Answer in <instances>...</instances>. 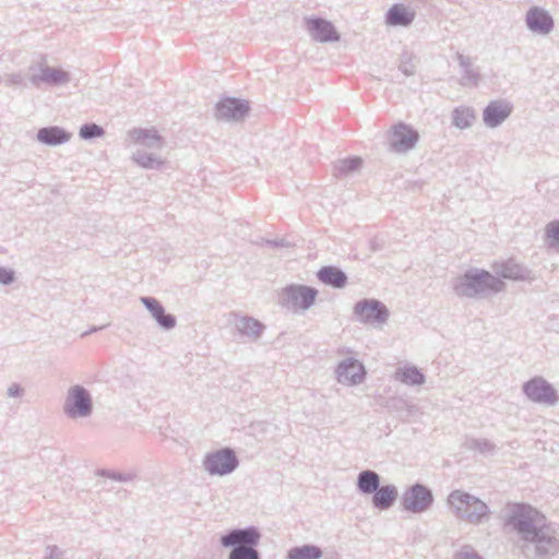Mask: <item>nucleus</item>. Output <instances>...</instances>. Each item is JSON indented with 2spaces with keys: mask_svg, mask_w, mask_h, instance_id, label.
Instances as JSON below:
<instances>
[{
  "mask_svg": "<svg viewBox=\"0 0 559 559\" xmlns=\"http://www.w3.org/2000/svg\"><path fill=\"white\" fill-rule=\"evenodd\" d=\"M432 502V495L429 489L423 485H415L405 492L403 504L405 509L421 512L426 510Z\"/></svg>",
  "mask_w": 559,
  "mask_h": 559,
  "instance_id": "423d86ee",
  "label": "nucleus"
},
{
  "mask_svg": "<svg viewBox=\"0 0 559 559\" xmlns=\"http://www.w3.org/2000/svg\"><path fill=\"white\" fill-rule=\"evenodd\" d=\"M308 27L311 36L320 41L337 40L338 35L331 23L321 20L312 19L308 21Z\"/></svg>",
  "mask_w": 559,
  "mask_h": 559,
  "instance_id": "ddd939ff",
  "label": "nucleus"
},
{
  "mask_svg": "<svg viewBox=\"0 0 559 559\" xmlns=\"http://www.w3.org/2000/svg\"><path fill=\"white\" fill-rule=\"evenodd\" d=\"M287 301L292 302L295 308L306 309L310 307L317 296V292L310 287L290 286L284 290Z\"/></svg>",
  "mask_w": 559,
  "mask_h": 559,
  "instance_id": "1a4fd4ad",
  "label": "nucleus"
},
{
  "mask_svg": "<svg viewBox=\"0 0 559 559\" xmlns=\"http://www.w3.org/2000/svg\"><path fill=\"white\" fill-rule=\"evenodd\" d=\"M43 80L52 83H60L67 80V74L60 70L48 69L43 73Z\"/></svg>",
  "mask_w": 559,
  "mask_h": 559,
  "instance_id": "cd10ccee",
  "label": "nucleus"
},
{
  "mask_svg": "<svg viewBox=\"0 0 559 559\" xmlns=\"http://www.w3.org/2000/svg\"><path fill=\"white\" fill-rule=\"evenodd\" d=\"M379 486V476L371 471H365L359 474L358 488L365 492L370 493L377 490Z\"/></svg>",
  "mask_w": 559,
  "mask_h": 559,
  "instance_id": "5701e85b",
  "label": "nucleus"
},
{
  "mask_svg": "<svg viewBox=\"0 0 559 559\" xmlns=\"http://www.w3.org/2000/svg\"><path fill=\"white\" fill-rule=\"evenodd\" d=\"M80 134L84 139H90L100 136L103 134V130L96 124H86L81 128Z\"/></svg>",
  "mask_w": 559,
  "mask_h": 559,
  "instance_id": "c85d7f7f",
  "label": "nucleus"
},
{
  "mask_svg": "<svg viewBox=\"0 0 559 559\" xmlns=\"http://www.w3.org/2000/svg\"><path fill=\"white\" fill-rule=\"evenodd\" d=\"M91 402L84 390L74 388L70 392L68 413L72 416H83L90 412Z\"/></svg>",
  "mask_w": 559,
  "mask_h": 559,
  "instance_id": "2eb2a0df",
  "label": "nucleus"
},
{
  "mask_svg": "<svg viewBox=\"0 0 559 559\" xmlns=\"http://www.w3.org/2000/svg\"><path fill=\"white\" fill-rule=\"evenodd\" d=\"M13 281V273L11 271L0 269V283L8 284Z\"/></svg>",
  "mask_w": 559,
  "mask_h": 559,
  "instance_id": "2f4dec72",
  "label": "nucleus"
},
{
  "mask_svg": "<svg viewBox=\"0 0 559 559\" xmlns=\"http://www.w3.org/2000/svg\"><path fill=\"white\" fill-rule=\"evenodd\" d=\"M229 559H259L258 554L250 547L239 546L236 547L229 556Z\"/></svg>",
  "mask_w": 559,
  "mask_h": 559,
  "instance_id": "bb28decb",
  "label": "nucleus"
},
{
  "mask_svg": "<svg viewBox=\"0 0 559 559\" xmlns=\"http://www.w3.org/2000/svg\"><path fill=\"white\" fill-rule=\"evenodd\" d=\"M492 282L493 277L488 272L467 273L463 277L459 290L462 295H469L472 292L477 293L491 286Z\"/></svg>",
  "mask_w": 559,
  "mask_h": 559,
  "instance_id": "6e6552de",
  "label": "nucleus"
},
{
  "mask_svg": "<svg viewBox=\"0 0 559 559\" xmlns=\"http://www.w3.org/2000/svg\"><path fill=\"white\" fill-rule=\"evenodd\" d=\"M511 112V107L503 102H491L484 111V121L490 127L500 124Z\"/></svg>",
  "mask_w": 559,
  "mask_h": 559,
  "instance_id": "4468645a",
  "label": "nucleus"
},
{
  "mask_svg": "<svg viewBox=\"0 0 559 559\" xmlns=\"http://www.w3.org/2000/svg\"><path fill=\"white\" fill-rule=\"evenodd\" d=\"M449 503L471 522L478 521L487 514V506L484 502L459 490L449 496Z\"/></svg>",
  "mask_w": 559,
  "mask_h": 559,
  "instance_id": "f03ea898",
  "label": "nucleus"
},
{
  "mask_svg": "<svg viewBox=\"0 0 559 559\" xmlns=\"http://www.w3.org/2000/svg\"><path fill=\"white\" fill-rule=\"evenodd\" d=\"M418 141V133L406 124H396L391 131V145L397 152L412 148Z\"/></svg>",
  "mask_w": 559,
  "mask_h": 559,
  "instance_id": "0eeeda50",
  "label": "nucleus"
},
{
  "mask_svg": "<svg viewBox=\"0 0 559 559\" xmlns=\"http://www.w3.org/2000/svg\"><path fill=\"white\" fill-rule=\"evenodd\" d=\"M338 381L345 384H356L365 377L364 366L356 360H348L338 366Z\"/></svg>",
  "mask_w": 559,
  "mask_h": 559,
  "instance_id": "9b49d317",
  "label": "nucleus"
},
{
  "mask_svg": "<svg viewBox=\"0 0 559 559\" xmlns=\"http://www.w3.org/2000/svg\"><path fill=\"white\" fill-rule=\"evenodd\" d=\"M397 497V490L394 486H383L379 488L373 496V504L379 509H388Z\"/></svg>",
  "mask_w": 559,
  "mask_h": 559,
  "instance_id": "412c9836",
  "label": "nucleus"
},
{
  "mask_svg": "<svg viewBox=\"0 0 559 559\" xmlns=\"http://www.w3.org/2000/svg\"><path fill=\"white\" fill-rule=\"evenodd\" d=\"M474 119V112L469 108H459L454 110L453 122L460 129L469 127Z\"/></svg>",
  "mask_w": 559,
  "mask_h": 559,
  "instance_id": "a878e982",
  "label": "nucleus"
},
{
  "mask_svg": "<svg viewBox=\"0 0 559 559\" xmlns=\"http://www.w3.org/2000/svg\"><path fill=\"white\" fill-rule=\"evenodd\" d=\"M414 12H411L405 7L395 4L393 5L388 14H386V22L390 25H408L413 19H414Z\"/></svg>",
  "mask_w": 559,
  "mask_h": 559,
  "instance_id": "6ab92c4d",
  "label": "nucleus"
},
{
  "mask_svg": "<svg viewBox=\"0 0 559 559\" xmlns=\"http://www.w3.org/2000/svg\"><path fill=\"white\" fill-rule=\"evenodd\" d=\"M38 141L49 144L57 145L69 140V135L57 127L43 128L37 133Z\"/></svg>",
  "mask_w": 559,
  "mask_h": 559,
  "instance_id": "aec40b11",
  "label": "nucleus"
},
{
  "mask_svg": "<svg viewBox=\"0 0 559 559\" xmlns=\"http://www.w3.org/2000/svg\"><path fill=\"white\" fill-rule=\"evenodd\" d=\"M204 464L211 474L224 475L235 469L237 460L233 451L224 449L207 455Z\"/></svg>",
  "mask_w": 559,
  "mask_h": 559,
  "instance_id": "39448f33",
  "label": "nucleus"
},
{
  "mask_svg": "<svg viewBox=\"0 0 559 559\" xmlns=\"http://www.w3.org/2000/svg\"><path fill=\"white\" fill-rule=\"evenodd\" d=\"M320 557L321 551L314 546L296 547L288 552L289 559H319Z\"/></svg>",
  "mask_w": 559,
  "mask_h": 559,
  "instance_id": "b1692460",
  "label": "nucleus"
},
{
  "mask_svg": "<svg viewBox=\"0 0 559 559\" xmlns=\"http://www.w3.org/2000/svg\"><path fill=\"white\" fill-rule=\"evenodd\" d=\"M524 391L531 400L536 402L554 403L556 401L554 390L540 378L528 381L524 386Z\"/></svg>",
  "mask_w": 559,
  "mask_h": 559,
  "instance_id": "9d476101",
  "label": "nucleus"
},
{
  "mask_svg": "<svg viewBox=\"0 0 559 559\" xmlns=\"http://www.w3.org/2000/svg\"><path fill=\"white\" fill-rule=\"evenodd\" d=\"M318 276L321 282L334 287H343L346 283V275L336 267H323L319 271Z\"/></svg>",
  "mask_w": 559,
  "mask_h": 559,
  "instance_id": "4be33fe9",
  "label": "nucleus"
},
{
  "mask_svg": "<svg viewBox=\"0 0 559 559\" xmlns=\"http://www.w3.org/2000/svg\"><path fill=\"white\" fill-rule=\"evenodd\" d=\"M142 301L160 325L167 329L175 325V318L170 314H166L157 300L143 298Z\"/></svg>",
  "mask_w": 559,
  "mask_h": 559,
  "instance_id": "a211bd4d",
  "label": "nucleus"
},
{
  "mask_svg": "<svg viewBox=\"0 0 559 559\" xmlns=\"http://www.w3.org/2000/svg\"><path fill=\"white\" fill-rule=\"evenodd\" d=\"M354 313L358 321L364 323H382L388 318L385 307L374 299H366L357 302Z\"/></svg>",
  "mask_w": 559,
  "mask_h": 559,
  "instance_id": "20e7f679",
  "label": "nucleus"
},
{
  "mask_svg": "<svg viewBox=\"0 0 559 559\" xmlns=\"http://www.w3.org/2000/svg\"><path fill=\"white\" fill-rule=\"evenodd\" d=\"M360 165L361 160L359 158H349L343 162L342 169L354 170L357 169Z\"/></svg>",
  "mask_w": 559,
  "mask_h": 559,
  "instance_id": "7c9ffc66",
  "label": "nucleus"
},
{
  "mask_svg": "<svg viewBox=\"0 0 559 559\" xmlns=\"http://www.w3.org/2000/svg\"><path fill=\"white\" fill-rule=\"evenodd\" d=\"M396 378L405 384H421L424 376L415 368H405L396 372Z\"/></svg>",
  "mask_w": 559,
  "mask_h": 559,
  "instance_id": "393cba45",
  "label": "nucleus"
},
{
  "mask_svg": "<svg viewBox=\"0 0 559 559\" xmlns=\"http://www.w3.org/2000/svg\"><path fill=\"white\" fill-rule=\"evenodd\" d=\"M546 233L548 238L559 242V222H552L547 225Z\"/></svg>",
  "mask_w": 559,
  "mask_h": 559,
  "instance_id": "c756f323",
  "label": "nucleus"
},
{
  "mask_svg": "<svg viewBox=\"0 0 559 559\" xmlns=\"http://www.w3.org/2000/svg\"><path fill=\"white\" fill-rule=\"evenodd\" d=\"M131 136L140 145L135 157L136 162L144 167H153L157 164L158 158L156 156L146 155V150H158L162 146V138L157 132L155 130L139 129L134 130Z\"/></svg>",
  "mask_w": 559,
  "mask_h": 559,
  "instance_id": "7ed1b4c3",
  "label": "nucleus"
},
{
  "mask_svg": "<svg viewBox=\"0 0 559 559\" xmlns=\"http://www.w3.org/2000/svg\"><path fill=\"white\" fill-rule=\"evenodd\" d=\"M248 111V105L235 98L223 99L217 106V115L224 119H240Z\"/></svg>",
  "mask_w": 559,
  "mask_h": 559,
  "instance_id": "f8f14e48",
  "label": "nucleus"
},
{
  "mask_svg": "<svg viewBox=\"0 0 559 559\" xmlns=\"http://www.w3.org/2000/svg\"><path fill=\"white\" fill-rule=\"evenodd\" d=\"M510 524L525 539L534 540L545 527V516L525 504H515L512 509Z\"/></svg>",
  "mask_w": 559,
  "mask_h": 559,
  "instance_id": "f257e3e1",
  "label": "nucleus"
},
{
  "mask_svg": "<svg viewBox=\"0 0 559 559\" xmlns=\"http://www.w3.org/2000/svg\"><path fill=\"white\" fill-rule=\"evenodd\" d=\"M259 540V534L255 530L234 531L222 538V544L226 547L235 545H255Z\"/></svg>",
  "mask_w": 559,
  "mask_h": 559,
  "instance_id": "f3484780",
  "label": "nucleus"
},
{
  "mask_svg": "<svg viewBox=\"0 0 559 559\" xmlns=\"http://www.w3.org/2000/svg\"><path fill=\"white\" fill-rule=\"evenodd\" d=\"M526 22L532 31L544 34L548 33L554 25L551 17L538 8H533L528 11Z\"/></svg>",
  "mask_w": 559,
  "mask_h": 559,
  "instance_id": "dca6fc26",
  "label": "nucleus"
}]
</instances>
